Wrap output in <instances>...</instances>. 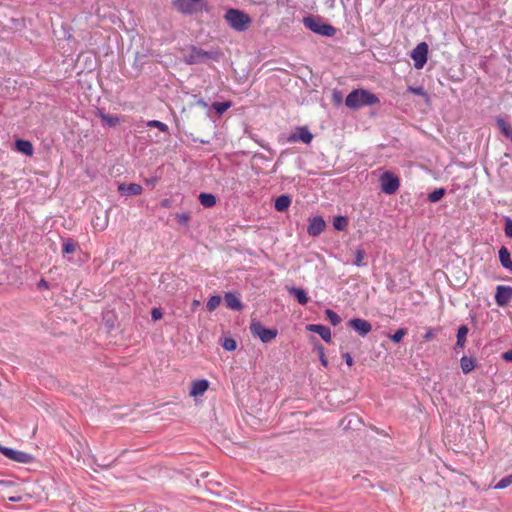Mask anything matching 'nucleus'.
I'll list each match as a JSON object with an SVG mask.
<instances>
[{
  "label": "nucleus",
  "mask_w": 512,
  "mask_h": 512,
  "mask_svg": "<svg viewBox=\"0 0 512 512\" xmlns=\"http://www.w3.org/2000/svg\"><path fill=\"white\" fill-rule=\"evenodd\" d=\"M223 18L229 27L238 33L246 32L253 22L246 12L237 8L227 9Z\"/></svg>",
  "instance_id": "1"
},
{
  "label": "nucleus",
  "mask_w": 512,
  "mask_h": 512,
  "mask_svg": "<svg viewBox=\"0 0 512 512\" xmlns=\"http://www.w3.org/2000/svg\"><path fill=\"white\" fill-rule=\"evenodd\" d=\"M377 103H379V98L365 89H355L351 91L345 99V105L354 110L364 106H372Z\"/></svg>",
  "instance_id": "2"
},
{
  "label": "nucleus",
  "mask_w": 512,
  "mask_h": 512,
  "mask_svg": "<svg viewBox=\"0 0 512 512\" xmlns=\"http://www.w3.org/2000/svg\"><path fill=\"white\" fill-rule=\"evenodd\" d=\"M303 22H304V25L309 30H311L312 32H314L316 34H319L322 36H327V37H333L336 34L335 27H333L330 24L323 23L319 18H316L313 16H308V17L304 18Z\"/></svg>",
  "instance_id": "3"
},
{
  "label": "nucleus",
  "mask_w": 512,
  "mask_h": 512,
  "mask_svg": "<svg viewBox=\"0 0 512 512\" xmlns=\"http://www.w3.org/2000/svg\"><path fill=\"white\" fill-rule=\"evenodd\" d=\"M251 333L258 337L263 343H269L276 338L278 331L264 327L260 322L253 321L250 325Z\"/></svg>",
  "instance_id": "4"
},
{
  "label": "nucleus",
  "mask_w": 512,
  "mask_h": 512,
  "mask_svg": "<svg viewBox=\"0 0 512 512\" xmlns=\"http://www.w3.org/2000/svg\"><path fill=\"white\" fill-rule=\"evenodd\" d=\"M0 453L2 455H4L5 457H7L8 459H10L14 462H17V463L28 464L33 461L32 455H30L26 452H23V451H18V450L9 448V447L2 446L1 444H0Z\"/></svg>",
  "instance_id": "5"
},
{
  "label": "nucleus",
  "mask_w": 512,
  "mask_h": 512,
  "mask_svg": "<svg viewBox=\"0 0 512 512\" xmlns=\"http://www.w3.org/2000/svg\"><path fill=\"white\" fill-rule=\"evenodd\" d=\"M381 190L388 194H394L400 186L399 178L390 172H385L380 178Z\"/></svg>",
  "instance_id": "6"
},
{
  "label": "nucleus",
  "mask_w": 512,
  "mask_h": 512,
  "mask_svg": "<svg viewBox=\"0 0 512 512\" xmlns=\"http://www.w3.org/2000/svg\"><path fill=\"white\" fill-rule=\"evenodd\" d=\"M428 45L425 42L419 43L411 52L416 69H422L427 62Z\"/></svg>",
  "instance_id": "7"
},
{
  "label": "nucleus",
  "mask_w": 512,
  "mask_h": 512,
  "mask_svg": "<svg viewBox=\"0 0 512 512\" xmlns=\"http://www.w3.org/2000/svg\"><path fill=\"white\" fill-rule=\"evenodd\" d=\"M512 301V287L498 285L496 287L495 302L499 307H505Z\"/></svg>",
  "instance_id": "8"
},
{
  "label": "nucleus",
  "mask_w": 512,
  "mask_h": 512,
  "mask_svg": "<svg viewBox=\"0 0 512 512\" xmlns=\"http://www.w3.org/2000/svg\"><path fill=\"white\" fill-rule=\"evenodd\" d=\"M348 325L362 337H365L372 330L371 323L361 318H353L349 320Z\"/></svg>",
  "instance_id": "9"
},
{
  "label": "nucleus",
  "mask_w": 512,
  "mask_h": 512,
  "mask_svg": "<svg viewBox=\"0 0 512 512\" xmlns=\"http://www.w3.org/2000/svg\"><path fill=\"white\" fill-rule=\"evenodd\" d=\"M326 223L320 216H315L310 220L307 232L312 237L319 236L325 229Z\"/></svg>",
  "instance_id": "10"
},
{
  "label": "nucleus",
  "mask_w": 512,
  "mask_h": 512,
  "mask_svg": "<svg viewBox=\"0 0 512 512\" xmlns=\"http://www.w3.org/2000/svg\"><path fill=\"white\" fill-rule=\"evenodd\" d=\"M201 0H173L175 8L183 14H192L195 11V5Z\"/></svg>",
  "instance_id": "11"
},
{
  "label": "nucleus",
  "mask_w": 512,
  "mask_h": 512,
  "mask_svg": "<svg viewBox=\"0 0 512 512\" xmlns=\"http://www.w3.org/2000/svg\"><path fill=\"white\" fill-rule=\"evenodd\" d=\"M210 54L197 47H192L189 55L186 58V62L189 64L201 63L205 59L209 58Z\"/></svg>",
  "instance_id": "12"
},
{
  "label": "nucleus",
  "mask_w": 512,
  "mask_h": 512,
  "mask_svg": "<svg viewBox=\"0 0 512 512\" xmlns=\"http://www.w3.org/2000/svg\"><path fill=\"white\" fill-rule=\"evenodd\" d=\"M313 139L312 133L307 127H298L297 131L293 133L289 140L292 142L302 141L305 144H309Z\"/></svg>",
  "instance_id": "13"
},
{
  "label": "nucleus",
  "mask_w": 512,
  "mask_h": 512,
  "mask_svg": "<svg viewBox=\"0 0 512 512\" xmlns=\"http://www.w3.org/2000/svg\"><path fill=\"white\" fill-rule=\"evenodd\" d=\"M306 329L310 332L317 333L325 342H331V330L329 327L321 324H309Z\"/></svg>",
  "instance_id": "14"
},
{
  "label": "nucleus",
  "mask_w": 512,
  "mask_h": 512,
  "mask_svg": "<svg viewBox=\"0 0 512 512\" xmlns=\"http://www.w3.org/2000/svg\"><path fill=\"white\" fill-rule=\"evenodd\" d=\"M118 190L121 194L126 196L140 195L142 193V186L137 183L120 184Z\"/></svg>",
  "instance_id": "15"
},
{
  "label": "nucleus",
  "mask_w": 512,
  "mask_h": 512,
  "mask_svg": "<svg viewBox=\"0 0 512 512\" xmlns=\"http://www.w3.org/2000/svg\"><path fill=\"white\" fill-rule=\"evenodd\" d=\"M209 387V382L205 379L196 380L192 383L190 395L193 397L203 395Z\"/></svg>",
  "instance_id": "16"
},
{
  "label": "nucleus",
  "mask_w": 512,
  "mask_h": 512,
  "mask_svg": "<svg viewBox=\"0 0 512 512\" xmlns=\"http://www.w3.org/2000/svg\"><path fill=\"white\" fill-rule=\"evenodd\" d=\"M15 147L17 151L27 155L31 156L34 152L33 145L30 141L18 139L15 142Z\"/></svg>",
  "instance_id": "17"
},
{
  "label": "nucleus",
  "mask_w": 512,
  "mask_h": 512,
  "mask_svg": "<svg viewBox=\"0 0 512 512\" xmlns=\"http://www.w3.org/2000/svg\"><path fill=\"white\" fill-rule=\"evenodd\" d=\"M499 260H500L501 265L505 269L512 271V260L510 258V252L504 246H502L499 250Z\"/></svg>",
  "instance_id": "18"
},
{
  "label": "nucleus",
  "mask_w": 512,
  "mask_h": 512,
  "mask_svg": "<svg viewBox=\"0 0 512 512\" xmlns=\"http://www.w3.org/2000/svg\"><path fill=\"white\" fill-rule=\"evenodd\" d=\"M225 303H226V306L232 310H236V311H239L242 309V303L240 301V299L232 294V293H227L225 295Z\"/></svg>",
  "instance_id": "19"
},
{
  "label": "nucleus",
  "mask_w": 512,
  "mask_h": 512,
  "mask_svg": "<svg viewBox=\"0 0 512 512\" xmlns=\"http://www.w3.org/2000/svg\"><path fill=\"white\" fill-rule=\"evenodd\" d=\"M98 117L109 127H114L120 123V118L115 115L106 114L103 110H98Z\"/></svg>",
  "instance_id": "20"
},
{
  "label": "nucleus",
  "mask_w": 512,
  "mask_h": 512,
  "mask_svg": "<svg viewBox=\"0 0 512 512\" xmlns=\"http://www.w3.org/2000/svg\"><path fill=\"white\" fill-rule=\"evenodd\" d=\"M290 204L291 198L288 195H281L276 198L274 207L278 212H284L289 208Z\"/></svg>",
  "instance_id": "21"
},
{
  "label": "nucleus",
  "mask_w": 512,
  "mask_h": 512,
  "mask_svg": "<svg viewBox=\"0 0 512 512\" xmlns=\"http://www.w3.org/2000/svg\"><path fill=\"white\" fill-rule=\"evenodd\" d=\"M289 293L296 297L297 301L301 305H306L309 301V298L306 292L301 288L291 287L289 288Z\"/></svg>",
  "instance_id": "22"
},
{
  "label": "nucleus",
  "mask_w": 512,
  "mask_h": 512,
  "mask_svg": "<svg viewBox=\"0 0 512 512\" xmlns=\"http://www.w3.org/2000/svg\"><path fill=\"white\" fill-rule=\"evenodd\" d=\"M496 123H497L498 128L501 130L502 134L505 137L509 138L512 142V126H511V124L506 122L502 118H498L496 120Z\"/></svg>",
  "instance_id": "23"
},
{
  "label": "nucleus",
  "mask_w": 512,
  "mask_h": 512,
  "mask_svg": "<svg viewBox=\"0 0 512 512\" xmlns=\"http://www.w3.org/2000/svg\"><path fill=\"white\" fill-rule=\"evenodd\" d=\"M460 365L462 372L464 374L470 373L472 370H474L476 363L475 360L471 357L463 356L460 360Z\"/></svg>",
  "instance_id": "24"
},
{
  "label": "nucleus",
  "mask_w": 512,
  "mask_h": 512,
  "mask_svg": "<svg viewBox=\"0 0 512 512\" xmlns=\"http://www.w3.org/2000/svg\"><path fill=\"white\" fill-rule=\"evenodd\" d=\"M199 201L202 206L211 208L216 204V197L211 193H201L199 195Z\"/></svg>",
  "instance_id": "25"
},
{
  "label": "nucleus",
  "mask_w": 512,
  "mask_h": 512,
  "mask_svg": "<svg viewBox=\"0 0 512 512\" xmlns=\"http://www.w3.org/2000/svg\"><path fill=\"white\" fill-rule=\"evenodd\" d=\"M355 258L353 260V264L357 267H363L366 266V263L364 262V259L366 257V252L362 247H358L355 250Z\"/></svg>",
  "instance_id": "26"
},
{
  "label": "nucleus",
  "mask_w": 512,
  "mask_h": 512,
  "mask_svg": "<svg viewBox=\"0 0 512 512\" xmlns=\"http://www.w3.org/2000/svg\"><path fill=\"white\" fill-rule=\"evenodd\" d=\"M77 246H78L77 243L73 239H71V238L63 239L62 252H63V254L74 253L76 251Z\"/></svg>",
  "instance_id": "27"
},
{
  "label": "nucleus",
  "mask_w": 512,
  "mask_h": 512,
  "mask_svg": "<svg viewBox=\"0 0 512 512\" xmlns=\"http://www.w3.org/2000/svg\"><path fill=\"white\" fill-rule=\"evenodd\" d=\"M445 193H446V190L444 188H437L428 195V200L431 203H436L443 198Z\"/></svg>",
  "instance_id": "28"
},
{
  "label": "nucleus",
  "mask_w": 512,
  "mask_h": 512,
  "mask_svg": "<svg viewBox=\"0 0 512 512\" xmlns=\"http://www.w3.org/2000/svg\"><path fill=\"white\" fill-rule=\"evenodd\" d=\"M348 225V221L344 216H337L333 220V227L338 231H343Z\"/></svg>",
  "instance_id": "29"
},
{
  "label": "nucleus",
  "mask_w": 512,
  "mask_h": 512,
  "mask_svg": "<svg viewBox=\"0 0 512 512\" xmlns=\"http://www.w3.org/2000/svg\"><path fill=\"white\" fill-rule=\"evenodd\" d=\"M220 303H221L220 296H218V295L211 296L206 303L207 310L210 312L214 311L220 305Z\"/></svg>",
  "instance_id": "30"
},
{
  "label": "nucleus",
  "mask_w": 512,
  "mask_h": 512,
  "mask_svg": "<svg viewBox=\"0 0 512 512\" xmlns=\"http://www.w3.org/2000/svg\"><path fill=\"white\" fill-rule=\"evenodd\" d=\"M325 314H326L327 319L330 321V323L332 325L336 326L341 322V317L333 310L327 309L325 311Z\"/></svg>",
  "instance_id": "31"
},
{
  "label": "nucleus",
  "mask_w": 512,
  "mask_h": 512,
  "mask_svg": "<svg viewBox=\"0 0 512 512\" xmlns=\"http://www.w3.org/2000/svg\"><path fill=\"white\" fill-rule=\"evenodd\" d=\"M512 484V473L503 477L496 485L495 489H505Z\"/></svg>",
  "instance_id": "32"
},
{
  "label": "nucleus",
  "mask_w": 512,
  "mask_h": 512,
  "mask_svg": "<svg viewBox=\"0 0 512 512\" xmlns=\"http://www.w3.org/2000/svg\"><path fill=\"white\" fill-rule=\"evenodd\" d=\"M213 108L215 109V111L218 113V114H223L228 108H230L231 106V103L226 101V102H215L213 103Z\"/></svg>",
  "instance_id": "33"
},
{
  "label": "nucleus",
  "mask_w": 512,
  "mask_h": 512,
  "mask_svg": "<svg viewBox=\"0 0 512 512\" xmlns=\"http://www.w3.org/2000/svg\"><path fill=\"white\" fill-rule=\"evenodd\" d=\"M147 126L157 128L162 132H168V126L165 123L158 121V120L148 121Z\"/></svg>",
  "instance_id": "34"
},
{
  "label": "nucleus",
  "mask_w": 512,
  "mask_h": 512,
  "mask_svg": "<svg viewBox=\"0 0 512 512\" xmlns=\"http://www.w3.org/2000/svg\"><path fill=\"white\" fill-rule=\"evenodd\" d=\"M407 92L428 98V95L422 86H417V87L409 86L407 88Z\"/></svg>",
  "instance_id": "35"
},
{
  "label": "nucleus",
  "mask_w": 512,
  "mask_h": 512,
  "mask_svg": "<svg viewBox=\"0 0 512 512\" xmlns=\"http://www.w3.org/2000/svg\"><path fill=\"white\" fill-rule=\"evenodd\" d=\"M222 347L227 351H234L237 348V343L233 338H225Z\"/></svg>",
  "instance_id": "36"
},
{
  "label": "nucleus",
  "mask_w": 512,
  "mask_h": 512,
  "mask_svg": "<svg viewBox=\"0 0 512 512\" xmlns=\"http://www.w3.org/2000/svg\"><path fill=\"white\" fill-rule=\"evenodd\" d=\"M406 334H407V330L404 328H401V329H398L394 334L390 335V339L395 343H399Z\"/></svg>",
  "instance_id": "37"
},
{
  "label": "nucleus",
  "mask_w": 512,
  "mask_h": 512,
  "mask_svg": "<svg viewBox=\"0 0 512 512\" xmlns=\"http://www.w3.org/2000/svg\"><path fill=\"white\" fill-rule=\"evenodd\" d=\"M468 332H469L468 327L466 325H461L457 331V340L465 343Z\"/></svg>",
  "instance_id": "38"
},
{
  "label": "nucleus",
  "mask_w": 512,
  "mask_h": 512,
  "mask_svg": "<svg viewBox=\"0 0 512 512\" xmlns=\"http://www.w3.org/2000/svg\"><path fill=\"white\" fill-rule=\"evenodd\" d=\"M176 219L179 224H181L183 226H187L189 223V220H190V214L186 213V212L178 213V214H176Z\"/></svg>",
  "instance_id": "39"
},
{
  "label": "nucleus",
  "mask_w": 512,
  "mask_h": 512,
  "mask_svg": "<svg viewBox=\"0 0 512 512\" xmlns=\"http://www.w3.org/2000/svg\"><path fill=\"white\" fill-rule=\"evenodd\" d=\"M504 221H505V227H504L505 235L508 238H512V219L509 217H505Z\"/></svg>",
  "instance_id": "40"
},
{
  "label": "nucleus",
  "mask_w": 512,
  "mask_h": 512,
  "mask_svg": "<svg viewBox=\"0 0 512 512\" xmlns=\"http://www.w3.org/2000/svg\"><path fill=\"white\" fill-rule=\"evenodd\" d=\"M163 314L159 308H153L151 311V317L154 321L160 320Z\"/></svg>",
  "instance_id": "41"
},
{
  "label": "nucleus",
  "mask_w": 512,
  "mask_h": 512,
  "mask_svg": "<svg viewBox=\"0 0 512 512\" xmlns=\"http://www.w3.org/2000/svg\"><path fill=\"white\" fill-rule=\"evenodd\" d=\"M502 359L507 362H512V348L502 354Z\"/></svg>",
  "instance_id": "42"
},
{
  "label": "nucleus",
  "mask_w": 512,
  "mask_h": 512,
  "mask_svg": "<svg viewBox=\"0 0 512 512\" xmlns=\"http://www.w3.org/2000/svg\"><path fill=\"white\" fill-rule=\"evenodd\" d=\"M343 359L345 360V362H346V364L348 366H352L353 365V358H352V356L349 353H344L343 354Z\"/></svg>",
  "instance_id": "43"
},
{
  "label": "nucleus",
  "mask_w": 512,
  "mask_h": 512,
  "mask_svg": "<svg viewBox=\"0 0 512 512\" xmlns=\"http://www.w3.org/2000/svg\"><path fill=\"white\" fill-rule=\"evenodd\" d=\"M320 362L323 366H327L328 365V360L326 359L325 355H324V350L322 347H320Z\"/></svg>",
  "instance_id": "44"
},
{
  "label": "nucleus",
  "mask_w": 512,
  "mask_h": 512,
  "mask_svg": "<svg viewBox=\"0 0 512 512\" xmlns=\"http://www.w3.org/2000/svg\"><path fill=\"white\" fill-rule=\"evenodd\" d=\"M433 336H434L433 331H432V330H428V331L424 334L423 338H424V340H430V339H432V338H433Z\"/></svg>",
  "instance_id": "45"
},
{
  "label": "nucleus",
  "mask_w": 512,
  "mask_h": 512,
  "mask_svg": "<svg viewBox=\"0 0 512 512\" xmlns=\"http://www.w3.org/2000/svg\"><path fill=\"white\" fill-rule=\"evenodd\" d=\"M161 207L163 208H169L170 207V200L169 199H163L160 202Z\"/></svg>",
  "instance_id": "46"
},
{
  "label": "nucleus",
  "mask_w": 512,
  "mask_h": 512,
  "mask_svg": "<svg viewBox=\"0 0 512 512\" xmlns=\"http://www.w3.org/2000/svg\"><path fill=\"white\" fill-rule=\"evenodd\" d=\"M38 286L41 287V288H48V283L46 280L44 279H41L38 283Z\"/></svg>",
  "instance_id": "47"
},
{
  "label": "nucleus",
  "mask_w": 512,
  "mask_h": 512,
  "mask_svg": "<svg viewBox=\"0 0 512 512\" xmlns=\"http://www.w3.org/2000/svg\"><path fill=\"white\" fill-rule=\"evenodd\" d=\"M464 345H465L464 342L457 340L456 345H455V349H457V348L463 349Z\"/></svg>",
  "instance_id": "48"
},
{
  "label": "nucleus",
  "mask_w": 512,
  "mask_h": 512,
  "mask_svg": "<svg viewBox=\"0 0 512 512\" xmlns=\"http://www.w3.org/2000/svg\"><path fill=\"white\" fill-rule=\"evenodd\" d=\"M197 104L203 108L207 107V103L203 99L198 100Z\"/></svg>",
  "instance_id": "49"
}]
</instances>
